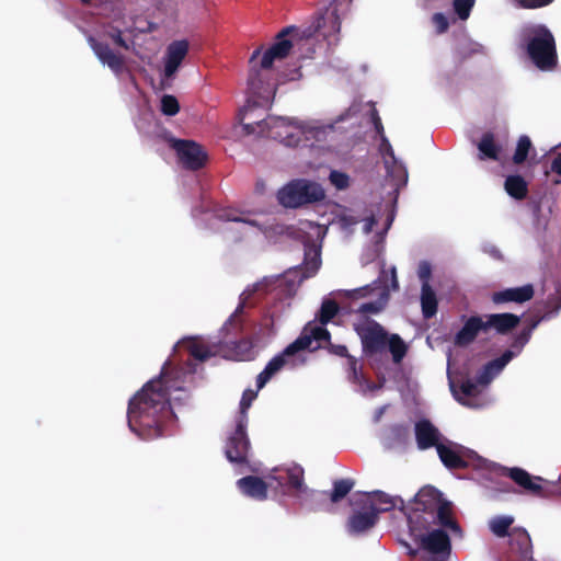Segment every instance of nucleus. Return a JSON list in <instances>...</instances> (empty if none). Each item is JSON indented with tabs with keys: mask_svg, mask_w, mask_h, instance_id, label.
<instances>
[{
	"mask_svg": "<svg viewBox=\"0 0 561 561\" xmlns=\"http://www.w3.org/2000/svg\"><path fill=\"white\" fill-rule=\"evenodd\" d=\"M480 332H488L485 320L480 316H471L456 334L455 344L458 346H467L476 340Z\"/></svg>",
	"mask_w": 561,
	"mask_h": 561,
	"instance_id": "23",
	"label": "nucleus"
},
{
	"mask_svg": "<svg viewBox=\"0 0 561 561\" xmlns=\"http://www.w3.org/2000/svg\"><path fill=\"white\" fill-rule=\"evenodd\" d=\"M273 480L268 482L255 476H247L237 481L239 490L247 496L257 501L267 499V491L273 486Z\"/></svg>",
	"mask_w": 561,
	"mask_h": 561,
	"instance_id": "21",
	"label": "nucleus"
},
{
	"mask_svg": "<svg viewBox=\"0 0 561 561\" xmlns=\"http://www.w3.org/2000/svg\"><path fill=\"white\" fill-rule=\"evenodd\" d=\"M188 48L190 44L186 39L173 41L168 45L164 61V78L171 79L174 77L186 57Z\"/></svg>",
	"mask_w": 561,
	"mask_h": 561,
	"instance_id": "18",
	"label": "nucleus"
},
{
	"mask_svg": "<svg viewBox=\"0 0 561 561\" xmlns=\"http://www.w3.org/2000/svg\"><path fill=\"white\" fill-rule=\"evenodd\" d=\"M414 434L420 450L436 448L442 444L439 430L427 419H422L415 423Z\"/></svg>",
	"mask_w": 561,
	"mask_h": 561,
	"instance_id": "17",
	"label": "nucleus"
},
{
	"mask_svg": "<svg viewBox=\"0 0 561 561\" xmlns=\"http://www.w3.org/2000/svg\"><path fill=\"white\" fill-rule=\"evenodd\" d=\"M462 446L448 442V444H440L436 446V451L443 465L449 470L466 469L468 461L462 457Z\"/></svg>",
	"mask_w": 561,
	"mask_h": 561,
	"instance_id": "20",
	"label": "nucleus"
},
{
	"mask_svg": "<svg viewBox=\"0 0 561 561\" xmlns=\"http://www.w3.org/2000/svg\"><path fill=\"white\" fill-rule=\"evenodd\" d=\"M347 377L352 383L358 385L360 389L368 379L363 373V366L358 364V360L355 357H348Z\"/></svg>",
	"mask_w": 561,
	"mask_h": 561,
	"instance_id": "37",
	"label": "nucleus"
},
{
	"mask_svg": "<svg viewBox=\"0 0 561 561\" xmlns=\"http://www.w3.org/2000/svg\"><path fill=\"white\" fill-rule=\"evenodd\" d=\"M386 408H387V407H386V405H383V407H380V408H378V409L376 410L375 415H374V421H375V422H379V421L381 420V417H382V415H383V413H385V411H386Z\"/></svg>",
	"mask_w": 561,
	"mask_h": 561,
	"instance_id": "62",
	"label": "nucleus"
},
{
	"mask_svg": "<svg viewBox=\"0 0 561 561\" xmlns=\"http://www.w3.org/2000/svg\"><path fill=\"white\" fill-rule=\"evenodd\" d=\"M519 7L525 9H537L548 5L553 0H515Z\"/></svg>",
	"mask_w": 561,
	"mask_h": 561,
	"instance_id": "54",
	"label": "nucleus"
},
{
	"mask_svg": "<svg viewBox=\"0 0 561 561\" xmlns=\"http://www.w3.org/2000/svg\"><path fill=\"white\" fill-rule=\"evenodd\" d=\"M250 440L247 435V421L239 419L234 432L228 438L226 444V457L230 462H247Z\"/></svg>",
	"mask_w": 561,
	"mask_h": 561,
	"instance_id": "10",
	"label": "nucleus"
},
{
	"mask_svg": "<svg viewBox=\"0 0 561 561\" xmlns=\"http://www.w3.org/2000/svg\"><path fill=\"white\" fill-rule=\"evenodd\" d=\"M407 517L409 529H427L439 525L456 535H461V528L453 517L451 503L431 485L422 488L416 493Z\"/></svg>",
	"mask_w": 561,
	"mask_h": 561,
	"instance_id": "2",
	"label": "nucleus"
},
{
	"mask_svg": "<svg viewBox=\"0 0 561 561\" xmlns=\"http://www.w3.org/2000/svg\"><path fill=\"white\" fill-rule=\"evenodd\" d=\"M476 0H454V10L461 20H467Z\"/></svg>",
	"mask_w": 561,
	"mask_h": 561,
	"instance_id": "45",
	"label": "nucleus"
},
{
	"mask_svg": "<svg viewBox=\"0 0 561 561\" xmlns=\"http://www.w3.org/2000/svg\"><path fill=\"white\" fill-rule=\"evenodd\" d=\"M107 36L121 48L126 50L129 49L128 43L123 38L122 31L119 28H112L107 32Z\"/></svg>",
	"mask_w": 561,
	"mask_h": 561,
	"instance_id": "52",
	"label": "nucleus"
},
{
	"mask_svg": "<svg viewBox=\"0 0 561 561\" xmlns=\"http://www.w3.org/2000/svg\"><path fill=\"white\" fill-rule=\"evenodd\" d=\"M533 332L527 328H524L513 340L511 347L515 353V356L520 353L524 346L529 342Z\"/></svg>",
	"mask_w": 561,
	"mask_h": 561,
	"instance_id": "44",
	"label": "nucleus"
},
{
	"mask_svg": "<svg viewBox=\"0 0 561 561\" xmlns=\"http://www.w3.org/2000/svg\"><path fill=\"white\" fill-rule=\"evenodd\" d=\"M243 312V305H239L236 311L229 317V319L224 324L221 331L228 332L230 328H232L236 332H239L242 328L240 321H239V314Z\"/></svg>",
	"mask_w": 561,
	"mask_h": 561,
	"instance_id": "48",
	"label": "nucleus"
},
{
	"mask_svg": "<svg viewBox=\"0 0 561 561\" xmlns=\"http://www.w3.org/2000/svg\"><path fill=\"white\" fill-rule=\"evenodd\" d=\"M321 266V254L320 250L313 248V245H309L305 251V260L301 266H299L300 279L313 277Z\"/></svg>",
	"mask_w": 561,
	"mask_h": 561,
	"instance_id": "27",
	"label": "nucleus"
},
{
	"mask_svg": "<svg viewBox=\"0 0 561 561\" xmlns=\"http://www.w3.org/2000/svg\"><path fill=\"white\" fill-rule=\"evenodd\" d=\"M489 253H490L493 257H495V259H501V256H502V255H501L500 250H499L497 248H495V247H492V248L490 249Z\"/></svg>",
	"mask_w": 561,
	"mask_h": 561,
	"instance_id": "63",
	"label": "nucleus"
},
{
	"mask_svg": "<svg viewBox=\"0 0 561 561\" xmlns=\"http://www.w3.org/2000/svg\"><path fill=\"white\" fill-rule=\"evenodd\" d=\"M324 344L328 351L333 355L346 357L347 359L348 357H353L348 354L347 347L345 345L331 343V335L329 336V340L312 341L311 346L307 350L314 352L323 347Z\"/></svg>",
	"mask_w": 561,
	"mask_h": 561,
	"instance_id": "36",
	"label": "nucleus"
},
{
	"mask_svg": "<svg viewBox=\"0 0 561 561\" xmlns=\"http://www.w3.org/2000/svg\"><path fill=\"white\" fill-rule=\"evenodd\" d=\"M291 26H287L278 33L276 37L277 41L264 51L261 58V69H271L275 59H284L289 55V51L293 48V43L285 37L291 32Z\"/></svg>",
	"mask_w": 561,
	"mask_h": 561,
	"instance_id": "14",
	"label": "nucleus"
},
{
	"mask_svg": "<svg viewBox=\"0 0 561 561\" xmlns=\"http://www.w3.org/2000/svg\"><path fill=\"white\" fill-rule=\"evenodd\" d=\"M531 149H533V144H531L530 138L527 135H522L517 140L515 152L513 154V162L515 164L524 163Z\"/></svg>",
	"mask_w": 561,
	"mask_h": 561,
	"instance_id": "39",
	"label": "nucleus"
},
{
	"mask_svg": "<svg viewBox=\"0 0 561 561\" xmlns=\"http://www.w3.org/2000/svg\"><path fill=\"white\" fill-rule=\"evenodd\" d=\"M88 43L103 65H106L115 75L123 72L125 66L124 57L114 53L107 43L100 42L93 36H89Z\"/></svg>",
	"mask_w": 561,
	"mask_h": 561,
	"instance_id": "16",
	"label": "nucleus"
},
{
	"mask_svg": "<svg viewBox=\"0 0 561 561\" xmlns=\"http://www.w3.org/2000/svg\"><path fill=\"white\" fill-rule=\"evenodd\" d=\"M187 397V390L162 370L129 400L127 421L130 431L142 439L162 436L164 425L174 417L171 402Z\"/></svg>",
	"mask_w": 561,
	"mask_h": 561,
	"instance_id": "1",
	"label": "nucleus"
},
{
	"mask_svg": "<svg viewBox=\"0 0 561 561\" xmlns=\"http://www.w3.org/2000/svg\"><path fill=\"white\" fill-rule=\"evenodd\" d=\"M284 473L268 478V480L277 482V485L282 489V494L295 496L299 501L314 495L316 491L305 484V470L301 466L293 465L287 467Z\"/></svg>",
	"mask_w": 561,
	"mask_h": 561,
	"instance_id": "8",
	"label": "nucleus"
},
{
	"mask_svg": "<svg viewBox=\"0 0 561 561\" xmlns=\"http://www.w3.org/2000/svg\"><path fill=\"white\" fill-rule=\"evenodd\" d=\"M330 332L325 328L318 327L314 322H308L300 335L284 351L274 356L265 368L256 377V387L262 389L276 374H278L287 364V358L294 356L300 351L310 347L312 341L329 340Z\"/></svg>",
	"mask_w": 561,
	"mask_h": 561,
	"instance_id": "5",
	"label": "nucleus"
},
{
	"mask_svg": "<svg viewBox=\"0 0 561 561\" xmlns=\"http://www.w3.org/2000/svg\"><path fill=\"white\" fill-rule=\"evenodd\" d=\"M180 111L178 99L171 94H164L161 99V112L167 116H174Z\"/></svg>",
	"mask_w": 561,
	"mask_h": 561,
	"instance_id": "42",
	"label": "nucleus"
},
{
	"mask_svg": "<svg viewBox=\"0 0 561 561\" xmlns=\"http://www.w3.org/2000/svg\"><path fill=\"white\" fill-rule=\"evenodd\" d=\"M460 392L465 397H476L479 393L478 385L470 379H466L460 383Z\"/></svg>",
	"mask_w": 561,
	"mask_h": 561,
	"instance_id": "51",
	"label": "nucleus"
},
{
	"mask_svg": "<svg viewBox=\"0 0 561 561\" xmlns=\"http://www.w3.org/2000/svg\"><path fill=\"white\" fill-rule=\"evenodd\" d=\"M551 172L561 175V153H558L551 161Z\"/></svg>",
	"mask_w": 561,
	"mask_h": 561,
	"instance_id": "57",
	"label": "nucleus"
},
{
	"mask_svg": "<svg viewBox=\"0 0 561 561\" xmlns=\"http://www.w3.org/2000/svg\"><path fill=\"white\" fill-rule=\"evenodd\" d=\"M438 300L430 284H422L421 309L424 319H432L437 313Z\"/></svg>",
	"mask_w": 561,
	"mask_h": 561,
	"instance_id": "30",
	"label": "nucleus"
},
{
	"mask_svg": "<svg viewBox=\"0 0 561 561\" xmlns=\"http://www.w3.org/2000/svg\"><path fill=\"white\" fill-rule=\"evenodd\" d=\"M368 291V287L365 286V287H360V288H357V289H354L351 294L352 297H364L366 296Z\"/></svg>",
	"mask_w": 561,
	"mask_h": 561,
	"instance_id": "60",
	"label": "nucleus"
},
{
	"mask_svg": "<svg viewBox=\"0 0 561 561\" xmlns=\"http://www.w3.org/2000/svg\"><path fill=\"white\" fill-rule=\"evenodd\" d=\"M340 308L335 300L328 299L321 305V308L317 314V319L321 323V328H324L339 312Z\"/></svg>",
	"mask_w": 561,
	"mask_h": 561,
	"instance_id": "38",
	"label": "nucleus"
},
{
	"mask_svg": "<svg viewBox=\"0 0 561 561\" xmlns=\"http://www.w3.org/2000/svg\"><path fill=\"white\" fill-rule=\"evenodd\" d=\"M263 80L261 79L260 72L256 69H251L249 79H248V89L253 95L262 96V90L264 92H268L267 89H264Z\"/></svg>",
	"mask_w": 561,
	"mask_h": 561,
	"instance_id": "40",
	"label": "nucleus"
},
{
	"mask_svg": "<svg viewBox=\"0 0 561 561\" xmlns=\"http://www.w3.org/2000/svg\"><path fill=\"white\" fill-rule=\"evenodd\" d=\"M510 557L520 561L534 559V547L528 531L522 527H514L510 536Z\"/></svg>",
	"mask_w": 561,
	"mask_h": 561,
	"instance_id": "13",
	"label": "nucleus"
},
{
	"mask_svg": "<svg viewBox=\"0 0 561 561\" xmlns=\"http://www.w3.org/2000/svg\"><path fill=\"white\" fill-rule=\"evenodd\" d=\"M381 388H382V383H375V382L370 381L369 379H367L364 387L362 388V391L363 392H367V391L373 392V391L379 390Z\"/></svg>",
	"mask_w": 561,
	"mask_h": 561,
	"instance_id": "58",
	"label": "nucleus"
},
{
	"mask_svg": "<svg viewBox=\"0 0 561 561\" xmlns=\"http://www.w3.org/2000/svg\"><path fill=\"white\" fill-rule=\"evenodd\" d=\"M479 160L485 159L497 161L500 159L501 147L495 142L494 135L492 133H485L482 135L478 144Z\"/></svg>",
	"mask_w": 561,
	"mask_h": 561,
	"instance_id": "28",
	"label": "nucleus"
},
{
	"mask_svg": "<svg viewBox=\"0 0 561 561\" xmlns=\"http://www.w3.org/2000/svg\"><path fill=\"white\" fill-rule=\"evenodd\" d=\"M324 197L325 193L320 184L305 179L293 180L277 193L279 204L287 208L317 203Z\"/></svg>",
	"mask_w": 561,
	"mask_h": 561,
	"instance_id": "6",
	"label": "nucleus"
},
{
	"mask_svg": "<svg viewBox=\"0 0 561 561\" xmlns=\"http://www.w3.org/2000/svg\"><path fill=\"white\" fill-rule=\"evenodd\" d=\"M535 289L531 284H526L520 287L506 288L495 291L492 295V301L496 305L516 302L523 304L533 299Z\"/></svg>",
	"mask_w": 561,
	"mask_h": 561,
	"instance_id": "22",
	"label": "nucleus"
},
{
	"mask_svg": "<svg viewBox=\"0 0 561 561\" xmlns=\"http://www.w3.org/2000/svg\"><path fill=\"white\" fill-rule=\"evenodd\" d=\"M417 275L422 284H430L428 280L432 275V267L430 263L425 261L421 262L417 268Z\"/></svg>",
	"mask_w": 561,
	"mask_h": 561,
	"instance_id": "53",
	"label": "nucleus"
},
{
	"mask_svg": "<svg viewBox=\"0 0 561 561\" xmlns=\"http://www.w3.org/2000/svg\"><path fill=\"white\" fill-rule=\"evenodd\" d=\"M260 54H261V48L255 49L251 55L250 62H253L260 56Z\"/></svg>",
	"mask_w": 561,
	"mask_h": 561,
	"instance_id": "64",
	"label": "nucleus"
},
{
	"mask_svg": "<svg viewBox=\"0 0 561 561\" xmlns=\"http://www.w3.org/2000/svg\"><path fill=\"white\" fill-rule=\"evenodd\" d=\"M256 101L248 100L247 104L239 111L238 119L247 135H257L261 137L278 140L285 146L296 147L301 141V131L293 126L284 117H252V113L259 107Z\"/></svg>",
	"mask_w": 561,
	"mask_h": 561,
	"instance_id": "3",
	"label": "nucleus"
},
{
	"mask_svg": "<svg viewBox=\"0 0 561 561\" xmlns=\"http://www.w3.org/2000/svg\"><path fill=\"white\" fill-rule=\"evenodd\" d=\"M387 350H389V352L391 353L393 362L396 364H399L405 356L408 347L404 341L398 334H389Z\"/></svg>",
	"mask_w": 561,
	"mask_h": 561,
	"instance_id": "34",
	"label": "nucleus"
},
{
	"mask_svg": "<svg viewBox=\"0 0 561 561\" xmlns=\"http://www.w3.org/2000/svg\"><path fill=\"white\" fill-rule=\"evenodd\" d=\"M377 224V220L375 218V216H370L366 219V224H365V232H370L373 230V227Z\"/></svg>",
	"mask_w": 561,
	"mask_h": 561,
	"instance_id": "59",
	"label": "nucleus"
},
{
	"mask_svg": "<svg viewBox=\"0 0 561 561\" xmlns=\"http://www.w3.org/2000/svg\"><path fill=\"white\" fill-rule=\"evenodd\" d=\"M174 149L182 164L192 171L202 169L207 160V154L202 146L193 140H176Z\"/></svg>",
	"mask_w": 561,
	"mask_h": 561,
	"instance_id": "12",
	"label": "nucleus"
},
{
	"mask_svg": "<svg viewBox=\"0 0 561 561\" xmlns=\"http://www.w3.org/2000/svg\"><path fill=\"white\" fill-rule=\"evenodd\" d=\"M409 426L405 424H392L387 427L385 440L388 447L405 445L409 439Z\"/></svg>",
	"mask_w": 561,
	"mask_h": 561,
	"instance_id": "31",
	"label": "nucleus"
},
{
	"mask_svg": "<svg viewBox=\"0 0 561 561\" xmlns=\"http://www.w3.org/2000/svg\"><path fill=\"white\" fill-rule=\"evenodd\" d=\"M410 533L421 550L434 556H445L450 553V538L444 529H434L431 527L417 530L410 529Z\"/></svg>",
	"mask_w": 561,
	"mask_h": 561,
	"instance_id": "9",
	"label": "nucleus"
},
{
	"mask_svg": "<svg viewBox=\"0 0 561 561\" xmlns=\"http://www.w3.org/2000/svg\"><path fill=\"white\" fill-rule=\"evenodd\" d=\"M364 502L368 505L370 502L374 503L375 506L380 505V507H377L380 512H388L392 510L396 506V503L393 499H391L387 493L382 491H374L370 493H364L363 494Z\"/></svg>",
	"mask_w": 561,
	"mask_h": 561,
	"instance_id": "32",
	"label": "nucleus"
},
{
	"mask_svg": "<svg viewBox=\"0 0 561 561\" xmlns=\"http://www.w3.org/2000/svg\"><path fill=\"white\" fill-rule=\"evenodd\" d=\"M382 308H383V305L380 301H369V302L362 304L357 311L359 313H364V314H367V313L376 314V313L380 312L382 310Z\"/></svg>",
	"mask_w": 561,
	"mask_h": 561,
	"instance_id": "50",
	"label": "nucleus"
},
{
	"mask_svg": "<svg viewBox=\"0 0 561 561\" xmlns=\"http://www.w3.org/2000/svg\"><path fill=\"white\" fill-rule=\"evenodd\" d=\"M515 357L512 350H506L500 357L488 362L477 375V383L489 385L496 375Z\"/></svg>",
	"mask_w": 561,
	"mask_h": 561,
	"instance_id": "24",
	"label": "nucleus"
},
{
	"mask_svg": "<svg viewBox=\"0 0 561 561\" xmlns=\"http://www.w3.org/2000/svg\"><path fill=\"white\" fill-rule=\"evenodd\" d=\"M432 22L435 25L438 34L445 33L449 27L448 20L443 13L433 14Z\"/></svg>",
	"mask_w": 561,
	"mask_h": 561,
	"instance_id": "49",
	"label": "nucleus"
},
{
	"mask_svg": "<svg viewBox=\"0 0 561 561\" xmlns=\"http://www.w3.org/2000/svg\"><path fill=\"white\" fill-rule=\"evenodd\" d=\"M329 180L336 190H346L350 186V176L337 170L330 172Z\"/></svg>",
	"mask_w": 561,
	"mask_h": 561,
	"instance_id": "46",
	"label": "nucleus"
},
{
	"mask_svg": "<svg viewBox=\"0 0 561 561\" xmlns=\"http://www.w3.org/2000/svg\"><path fill=\"white\" fill-rule=\"evenodd\" d=\"M486 331L491 329L496 333L505 335L516 329L520 322V317L514 313H492L485 316Z\"/></svg>",
	"mask_w": 561,
	"mask_h": 561,
	"instance_id": "25",
	"label": "nucleus"
},
{
	"mask_svg": "<svg viewBox=\"0 0 561 561\" xmlns=\"http://www.w3.org/2000/svg\"><path fill=\"white\" fill-rule=\"evenodd\" d=\"M481 51V46L478 44H467L459 46L457 48V59L459 62H463L468 58L472 57L474 54H478Z\"/></svg>",
	"mask_w": 561,
	"mask_h": 561,
	"instance_id": "47",
	"label": "nucleus"
},
{
	"mask_svg": "<svg viewBox=\"0 0 561 561\" xmlns=\"http://www.w3.org/2000/svg\"><path fill=\"white\" fill-rule=\"evenodd\" d=\"M360 510H355L347 519V530L351 535H359L371 529L379 519V510L370 502L368 505L362 500L355 502Z\"/></svg>",
	"mask_w": 561,
	"mask_h": 561,
	"instance_id": "11",
	"label": "nucleus"
},
{
	"mask_svg": "<svg viewBox=\"0 0 561 561\" xmlns=\"http://www.w3.org/2000/svg\"><path fill=\"white\" fill-rule=\"evenodd\" d=\"M520 47L539 70L552 71L558 66L556 39L546 25L524 27L520 33Z\"/></svg>",
	"mask_w": 561,
	"mask_h": 561,
	"instance_id": "4",
	"label": "nucleus"
},
{
	"mask_svg": "<svg viewBox=\"0 0 561 561\" xmlns=\"http://www.w3.org/2000/svg\"><path fill=\"white\" fill-rule=\"evenodd\" d=\"M355 481L353 479H340L333 482V490L330 493V500L337 503L343 500L354 488Z\"/></svg>",
	"mask_w": 561,
	"mask_h": 561,
	"instance_id": "35",
	"label": "nucleus"
},
{
	"mask_svg": "<svg viewBox=\"0 0 561 561\" xmlns=\"http://www.w3.org/2000/svg\"><path fill=\"white\" fill-rule=\"evenodd\" d=\"M354 331L360 339L362 351L365 356L371 357L387 350L389 333L376 320L365 318L354 323Z\"/></svg>",
	"mask_w": 561,
	"mask_h": 561,
	"instance_id": "7",
	"label": "nucleus"
},
{
	"mask_svg": "<svg viewBox=\"0 0 561 561\" xmlns=\"http://www.w3.org/2000/svg\"><path fill=\"white\" fill-rule=\"evenodd\" d=\"M513 523L512 516H497L491 520L490 529L499 538L510 537Z\"/></svg>",
	"mask_w": 561,
	"mask_h": 561,
	"instance_id": "33",
	"label": "nucleus"
},
{
	"mask_svg": "<svg viewBox=\"0 0 561 561\" xmlns=\"http://www.w3.org/2000/svg\"><path fill=\"white\" fill-rule=\"evenodd\" d=\"M327 22H329L332 26V30L336 33L340 32V28H341V22H340V19L336 14H332L330 15L329 18L327 19H323V24H327Z\"/></svg>",
	"mask_w": 561,
	"mask_h": 561,
	"instance_id": "56",
	"label": "nucleus"
},
{
	"mask_svg": "<svg viewBox=\"0 0 561 561\" xmlns=\"http://www.w3.org/2000/svg\"><path fill=\"white\" fill-rule=\"evenodd\" d=\"M371 122L374 124L376 133L381 137L382 141L387 142V139L385 137L383 125L381 123V118L376 108L371 110Z\"/></svg>",
	"mask_w": 561,
	"mask_h": 561,
	"instance_id": "55",
	"label": "nucleus"
},
{
	"mask_svg": "<svg viewBox=\"0 0 561 561\" xmlns=\"http://www.w3.org/2000/svg\"><path fill=\"white\" fill-rule=\"evenodd\" d=\"M188 353L192 357L201 362H204L214 355L207 345L199 342H192L188 345Z\"/></svg>",
	"mask_w": 561,
	"mask_h": 561,
	"instance_id": "41",
	"label": "nucleus"
},
{
	"mask_svg": "<svg viewBox=\"0 0 561 561\" xmlns=\"http://www.w3.org/2000/svg\"><path fill=\"white\" fill-rule=\"evenodd\" d=\"M503 474L512 479L518 486L523 488L529 494L541 496L543 489L540 485V477H533L526 470L514 467L503 468Z\"/></svg>",
	"mask_w": 561,
	"mask_h": 561,
	"instance_id": "19",
	"label": "nucleus"
},
{
	"mask_svg": "<svg viewBox=\"0 0 561 561\" xmlns=\"http://www.w3.org/2000/svg\"><path fill=\"white\" fill-rule=\"evenodd\" d=\"M545 313L538 318L531 319L526 327L531 332L539 325L540 322L550 320L557 317L561 310V279L556 283L554 291L549 294L545 302Z\"/></svg>",
	"mask_w": 561,
	"mask_h": 561,
	"instance_id": "26",
	"label": "nucleus"
},
{
	"mask_svg": "<svg viewBox=\"0 0 561 561\" xmlns=\"http://www.w3.org/2000/svg\"><path fill=\"white\" fill-rule=\"evenodd\" d=\"M225 217H226V219H227V220H229V221H243V222H248V224H250V225H254V221L244 220V219H242V218H240V217H233V216H231V214H230V213H226V214H225Z\"/></svg>",
	"mask_w": 561,
	"mask_h": 561,
	"instance_id": "61",
	"label": "nucleus"
},
{
	"mask_svg": "<svg viewBox=\"0 0 561 561\" xmlns=\"http://www.w3.org/2000/svg\"><path fill=\"white\" fill-rule=\"evenodd\" d=\"M259 390L260 389L256 388V390L247 389L243 391L240 400V419H243L248 422L247 412L252 402L256 399Z\"/></svg>",
	"mask_w": 561,
	"mask_h": 561,
	"instance_id": "43",
	"label": "nucleus"
},
{
	"mask_svg": "<svg viewBox=\"0 0 561 561\" xmlns=\"http://www.w3.org/2000/svg\"><path fill=\"white\" fill-rule=\"evenodd\" d=\"M504 190L512 198L523 201L528 195V183L519 174L507 175L504 182Z\"/></svg>",
	"mask_w": 561,
	"mask_h": 561,
	"instance_id": "29",
	"label": "nucleus"
},
{
	"mask_svg": "<svg viewBox=\"0 0 561 561\" xmlns=\"http://www.w3.org/2000/svg\"><path fill=\"white\" fill-rule=\"evenodd\" d=\"M218 353L226 359L237 362L252 360L254 358L253 343L250 339L220 342Z\"/></svg>",
	"mask_w": 561,
	"mask_h": 561,
	"instance_id": "15",
	"label": "nucleus"
}]
</instances>
